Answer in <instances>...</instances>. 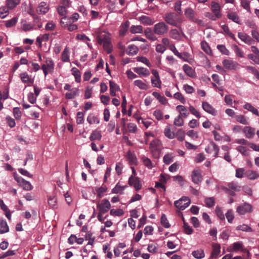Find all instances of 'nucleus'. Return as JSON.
I'll list each match as a JSON object with an SVG mask.
<instances>
[{
    "label": "nucleus",
    "instance_id": "nucleus-34",
    "mask_svg": "<svg viewBox=\"0 0 259 259\" xmlns=\"http://www.w3.org/2000/svg\"><path fill=\"white\" fill-rule=\"evenodd\" d=\"M177 110L179 111V112L181 114V116L183 117H186L189 115V113L187 112V110L186 108L183 105H178L176 107Z\"/></svg>",
    "mask_w": 259,
    "mask_h": 259
},
{
    "label": "nucleus",
    "instance_id": "nucleus-49",
    "mask_svg": "<svg viewBox=\"0 0 259 259\" xmlns=\"http://www.w3.org/2000/svg\"><path fill=\"white\" fill-rule=\"evenodd\" d=\"M96 190L97 192L98 196L99 198H102L103 196L104 193L107 191V188L106 186H102L99 188H96Z\"/></svg>",
    "mask_w": 259,
    "mask_h": 259
},
{
    "label": "nucleus",
    "instance_id": "nucleus-22",
    "mask_svg": "<svg viewBox=\"0 0 259 259\" xmlns=\"http://www.w3.org/2000/svg\"><path fill=\"white\" fill-rule=\"evenodd\" d=\"M192 254L194 258L197 259H201L205 256L204 250L202 249L193 251Z\"/></svg>",
    "mask_w": 259,
    "mask_h": 259
},
{
    "label": "nucleus",
    "instance_id": "nucleus-62",
    "mask_svg": "<svg viewBox=\"0 0 259 259\" xmlns=\"http://www.w3.org/2000/svg\"><path fill=\"white\" fill-rule=\"evenodd\" d=\"M17 22V18L14 17L10 20L6 22L5 25L7 27H11L16 24Z\"/></svg>",
    "mask_w": 259,
    "mask_h": 259
},
{
    "label": "nucleus",
    "instance_id": "nucleus-8",
    "mask_svg": "<svg viewBox=\"0 0 259 259\" xmlns=\"http://www.w3.org/2000/svg\"><path fill=\"white\" fill-rule=\"evenodd\" d=\"M238 36L242 41L248 45L254 44L255 42V41L250 36L245 33L238 32Z\"/></svg>",
    "mask_w": 259,
    "mask_h": 259
},
{
    "label": "nucleus",
    "instance_id": "nucleus-21",
    "mask_svg": "<svg viewBox=\"0 0 259 259\" xmlns=\"http://www.w3.org/2000/svg\"><path fill=\"white\" fill-rule=\"evenodd\" d=\"M144 33L146 37L149 40L152 41L156 40L157 38L154 35L155 33H154V32H152L151 28H146L144 31Z\"/></svg>",
    "mask_w": 259,
    "mask_h": 259
},
{
    "label": "nucleus",
    "instance_id": "nucleus-2",
    "mask_svg": "<svg viewBox=\"0 0 259 259\" xmlns=\"http://www.w3.org/2000/svg\"><path fill=\"white\" fill-rule=\"evenodd\" d=\"M168 30V26L164 22H158L153 27L154 33L158 35H163L167 33Z\"/></svg>",
    "mask_w": 259,
    "mask_h": 259
},
{
    "label": "nucleus",
    "instance_id": "nucleus-44",
    "mask_svg": "<svg viewBox=\"0 0 259 259\" xmlns=\"http://www.w3.org/2000/svg\"><path fill=\"white\" fill-rule=\"evenodd\" d=\"M125 187L126 186H121L119 184V183H117L115 187L112 190V193L115 194L120 193V194H122Z\"/></svg>",
    "mask_w": 259,
    "mask_h": 259
},
{
    "label": "nucleus",
    "instance_id": "nucleus-41",
    "mask_svg": "<svg viewBox=\"0 0 259 259\" xmlns=\"http://www.w3.org/2000/svg\"><path fill=\"white\" fill-rule=\"evenodd\" d=\"M227 17L229 19L232 20L233 22L239 24V18L236 13H229L227 15Z\"/></svg>",
    "mask_w": 259,
    "mask_h": 259
},
{
    "label": "nucleus",
    "instance_id": "nucleus-11",
    "mask_svg": "<svg viewBox=\"0 0 259 259\" xmlns=\"http://www.w3.org/2000/svg\"><path fill=\"white\" fill-rule=\"evenodd\" d=\"M202 107L203 110L207 113L212 115H216L217 111L215 109L207 102H202Z\"/></svg>",
    "mask_w": 259,
    "mask_h": 259
},
{
    "label": "nucleus",
    "instance_id": "nucleus-30",
    "mask_svg": "<svg viewBox=\"0 0 259 259\" xmlns=\"http://www.w3.org/2000/svg\"><path fill=\"white\" fill-rule=\"evenodd\" d=\"M135 72L139 75H143L144 76H148L150 73L149 70L143 67H136L134 69Z\"/></svg>",
    "mask_w": 259,
    "mask_h": 259
},
{
    "label": "nucleus",
    "instance_id": "nucleus-60",
    "mask_svg": "<svg viewBox=\"0 0 259 259\" xmlns=\"http://www.w3.org/2000/svg\"><path fill=\"white\" fill-rule=\"evenodd\" d=\"M176 137L180 141H183L185 139V132L182 130H179L176 133Z\"/></svg>",
    "mask_w": 259,
    "mask_h": 259
},
{
    "label": "nucleus",
    "instance_id": "nucleus-25",
    "mask_svg": "<svg viewBox=\"0 0 259 259\" xmlns=\"http://www.w3.org/2000/svg\"><path fill=\"white\" fill-rule=\"evenodd\" d=\"M110 95L112 96H116V91L119 89L118 85L112 81H109Z\"/></svg>",
    "mask_w": 259,
    "mask_h": 259
},
{
    "label": "nucleus",
    "instance_id": "nucleus-40",
    "mask_svg": "<svg viewBox=\"0 0 259 259\" xmlns=\"http://www.w3.org/2000/svg\"><path fill=\"white\" fill-rule=\"evenodd\" d=\"M69 50L65 48L62 54V60L64 62H68L70 61L69 56Z\"/></svg>",
    "mask_w": 259,
    "mask_h": 259
},
{
    "label": "nucleus",
    "instance_id": "nucleus-59",
    "mask_svg": "<svg viewBox=\"0 0 259 259\" xmlns=\"http://www.w3.org/2000/svg\"><path fill=\"white\" fill-rule=\"evenodd\" d=\"M151 82L154 87L160 88L161 80L159 77L151 78Z\"/></svg>",
    "mask_w": 259,
    "mask_h": 259
},
{
    "label": "nucleus",
    "instance_id": "nucleus-58",
    "mask_svg": "<svg viewBox=\"0 0 259 259\" xmlns=\"http://www.w3.org/2000/svg\"><path fill=\"white\" fill-rule=\"evenodd\" d=\"M174 124L176 126H182L184 124V120L181 115L178 116L174 120Z\"/></svg>",
    "mask_w": 259,
    "mask_h": 259
},
{
    "label": "nucleus",
    "instance_id": "nucleus-33",
    "mask_svg": "<svg viewBox=\"0 0 259 259\" xmlns=\"http://www.w3.org/2000/svg\"><path fill=\"white\" fill-rule=\"evenodd\" d=\"M72 74L74 76L75 81L77 82H80L81 80V74L78 69L73 67L71 69Z\"/></svg>",
    "mask_w": 259,
    "mask_h": 259
},
{
    "label": "nucleus",
    "instance_id": "nucleus-39",
    "mask_svg": "<svg viewBox=\"0 0 259 259\" xmlns=\"http://www.w3.org/2000/svg\"><path fill=\"white\" fill-rule=\"evenodd\" d=\"M141 159L144 165L148 168L151 169L153 167L151 160L148 157L143 156L142 157Z\"/></svg>",
    "mask_w": 259,
    "mask_h": 259
},
{
    "label": "nucleus",
    "instance_id": "nucleus-7",
    "mask_svg": "<svg viewBox=\"0 0 259 259\" xmlns=\"http://www.w3.org/2000/svg\"><path fill=\"white\" fill-rule=\"evenodd\" d=\"M191 178L194 183L199 184L202 181L201 170L198 169H194L192 172Z\"/></svg>",
    "mask_w": 259,
    "mask_h": 259
},
{
    "label": "nucleus",
    "instance_id": "nucleus-24",
    "mask_svg": "<svg viewBox=\"0 0 259 259\" xmlns=\"http://www.w3.org/2000/svg\"><path fill=\"white\" fill-rule=\"evenodd\" d=\"M9 228L7 223L5 220H2L0 221V234H3L8 232Z\"/></svg>",
    "mask_w": 259,
    "mask_h": 259
},
{
    "label": "nucleus",
    "instance_id": "nucleus-35",
    "mask_svg": "<svg viewBox=\"0 0 259 259\" xmlns=\"http://www.w3.org/2000/svg\"><path fill=\"white\" fill-rule=\"evenodd\" d=\"M20 77L22 81L24 83L33 82V80L30 78L26 72L21 73L20 74Z\"/></svg>",
    "mask_w": 259,
    "mask_h": 259
},
{
    "label": "nucleus",
    "instance_id": "nucleus-5",
    "mask_svg": "<svg viewBox=\"0 0 259 259\" xmlns=\"http://www.w3.org/2000/svg\"><path fill=\"white\" fill-rule=\"evenodd\" d=\"M99 211L101 212L105 213L108 212L111 207L110 202L107 199H103L101 203H98L97 205Z\"/></svg>",
    "mask_w": 259,
    "mask_h": 259
},
{
    "label": "nucleus",
    "instance_id": "nucleus-28",
    "mask_svg": "<svg viewBox=\"0 0 259 259\" xmlns=\"http://www.w3.org/2000/svg\"><path fill=\"white\" fill-rule=\"evenodd\" d=\"M102 138V135L101 132L97 130H95L93 131L90 137V140L92 141L95 140H100Z\"/></svg>",
    "mask_w": 259,
    "mask_h": 259
},
{
    "label": "nucleus",
    "instance_id": "nucleus-37",
    "mask_svg": "<svg viewBox=\"0 0 259 259\" xmlns=\"http://www.w3.org/2000/svg\"><path fill=\"white\" fill-rule=\"evenodd\" d=\"M87 121L90 124H98L100 122V119L97 116L90 114L87 118Z\"/></svg>",
    "mask_w": 259,
    "mask_h": 259
},
{
    "label": "nucleus",
    "instance_id": "nucleus-13",
    "mask_svg": "<svg viewBox=\"0 0 259 259\" xmlns=\"http://www.w3.org/2000/svg\"><path fill=\"white\" fill-rule=\"evenodd\" d=\"M211 9L218 18L221 17L222 15L220 13L221 7L218 3L212 2L211 4Z\"/></svg>",
    "mask_w": 259,
    "mask_h": 259
},
{
    "label": "nucleus",
    "instance_id": "nucleus-6",
    "mask_svg": "<svg viewBox=\"0 0 259 259\" xmlns=\"http://www.w3.org/2000/svg\"><path fill=\"white\" fill-rule=\"evenodd\" d=\"M252 210V206L247 203H244V204L238 206L237 208V212L240 215L245 214L247 212H250Z\"/></svg>",
    "mask_w": 259,
    "mask_h": 259
},
{
    "label": "nucleus",
    "instance_id": "nucleus-3",
    "mask_svg": "<svg viewBox=\"0 0 259 259\" xmlns=\"http://www.w3.org/2000/svg\"><path fill=\"white\" fill-rule=\"evenodd\" d=\"M190 204V200L187 197H182L175 202V205L180 210H183Z\"/></svg>",
    "mask_w": 259,
    "mask_h": 259
},
{
    "label": "nucleus",
    "instance_id": "nucleus-45",
    "mask_svg": "<svg viewBox=\"0 0 259 259\" xmlns=\"http://www.w3.org/2000/svg\"><path fill=\"white\" fill-rule=\"evenodd\" d=\"M20 0H7V6L9 9H13L19 4Z\"/></svg>",
    "mask_w": 259,
    "mask_h": 259
},
{
    "label": "nucleus",
    "instance_id": "nucleus-14",
    "mask_svg": "<svg viewBox=\"0 0 259 259\" xmlns=\"http://www.w3.org/2000/svg\"><path fill=\"white\" fill-rule=\"evenodd\" d=\"M49 6L46 2H41L38 8L37 12L40 14H45L49 11Z\"/></svg>",
    "mask_w": 259,
    "mask_h": 259
},
{
    "label": "nucleus",
    "instance_id": "nucleus-1",
    "mask_svg": "<svg viewBox=\"0 0 259 259\" xmlns=\"http://www.w3.org/2000/svg\"><path fill=\"white\" fill-rule=\"evenodd\" d=\"M164 20L167 24L176 27H178L182 22L181 18L177 14L174 12L166 14Z\"/></svg>",
    "mask_w": 259,
    "mask_h": 259
},
{
    "label": "nucleus",
    "instance_id": "nucleus-57",
    "mask_svg": "<svg viewBox=\"0 0 259 259\" xmlns=\"http://www.w3.org/2000/svg\"><path fill=\"white\" fill-rule=\"evenodd\" d=\"M241 6L248 12H250V2L248 0H241Z\"/></svg>",
    "mask_w": 259,
    "mask_h": 259
},
{
    "label": "nucleus",
    "instance_id": "nucleus-26",
    "mask_svg": "<svg viewBox=\"0 0 259 259\" xmlns=\"http://www.w3.org/2000/svg\"><path fill=\"white\" fill-rule=\"evenodd\" d=\"M226 187L227 188H229L230 190H233L236 192H239L240 191L241 187L236 182H230L227 184Z\"/></svg>",
    "mask_w": 259,
    "mask_h": 259
},
{
    "label": "nucleus",
    "instance_id": "nucleus-50",
    "mask_svg": "<svg viewBox=\"0 0 259 259\" xmlns=\"http://www.w3.org/2000/svg\"><path fill=\"white\" fill-rule=\"evenodd\" d=\"M236 119L237 122H240L243 124L246 125L248 124L247 120L245 117L242 115H239L236 116Z\"/></svg>",
    "mask_w": 259,
    "mask_h": 259
},
{
    "label": "nucleus",
    "instance_id": "nucleus-20",
    "mask_svg": "<svg viewBox=\"0 0 259 259\" xmlns=\"http://www.w3.org/2000/svg\"><path fill=\"white\" fill-rule=\"evenodd\" d=\"M139 20L145 25H151L154 23V21L149 17L147 16H142L139 17Z\"/></svg>",
    "mask_w": 259,
    "mask_h": 259
},
{
    "label": "nucleus",
    "instance_id": "nucleus-47",
    "mask_svg": "<svg viewBox=\"0 0 259 259\" xmlns=\"http://www.w3.org/2000/svg\"><path fill=\"white\" fill-rule=\"evenodd\" d=\"M222 28L223 29L224 31L227 34V35H228L234 40L236 41V38L235 35L230 31L229 28L227 25H222Z\"/></svg>",
    "mask_w": 259,
    "mask_h": 259
},
{
    "label": "nucleus",
    "instance_id": "nucleus-4",
    "mask_svg": "<svg viewBox=\"0 0 259 259\" xmlns=\"http://www.w3.org/2000/svg\"><path fill=\"white\" fill-rule=\"evenodd\" d=\"M128 184L130 186H133L136 191H139L142 188V184L140 179L138 177L131 176L128 180Z\"/></svg>",
    "mask_w": 259,
    "mask_h": 259
},
{
    "label": "nucleus",
    "instance_id": "nucleus-46",
    "mask_svg": "<svg viewBox=\"0 0 259 259\" xmlns=\"http://www.w3.org/2000/svg\"><path fill=\"white\" fill-rule=\"evenodd\" d=\"M236 230L248 232H252L251 228L246 224H242L241 225L238 226L236 227Z\"/></svg>",
    "mask_w": 259,
    "mask_h": 259
},
{
    "label": "nucleus",
    "instance_id": "nucleus-27",
    "mask_svg": "<svg viewBox=\"0 0 259 259\" xmlns=\"http://www.w3.org/2000/svg\"><path fill=\"white\" fill-rule=\"evenodd\" d=\"M169 36L174 39L179 40L181 38V35L179 31L176 29H172L169 31Z\"/></svg>",
    "mask_w": 259,
    "mask_h": 259
},
{
    "label": "nucleus",
    "instance_id": "nucleus-9",
    "mask_svg": "<svg viewBox=\"0 0 259 259\" xmlns=\"http://www.w3.org/2000/svg\"><path fill=\"white\" fill-rule=\"evenodd\" d=\"M224 67L227 69H236L238 68V64L236 61L225 59L223 61Z\"/></svg>",
    "mask_w": 259,
    "mask_h": 259
},
{
    "label": "nucleus",
    "instance_id": "nucleus-32",
    "mask_svg": "<svg viewBox=\"0 0 259 259\" xmlns=\"http://www.w3.org/2000/svg\"><path fill=\"white\" fill-rule=\"evenodd\" d=\"M185 15L191 21L195 18V12L191 8H187L185 10Z\"/></svg>",
    "mask_w": 259,
    "mask_h": 259
},
{
    "label": "nucleus",
    "instance_id": "nucleus-15",
    "mask_svg": "<svg viewBox=\"0 0 259 259\" xmlns=\"http://www.w3.org/2000/svg\"><path fill=\"white\" fill-rule=\"evenodd\" d=\"M221 252V246L219 244L214 243L212 245V251L210 258H217Z\"/></svg>",
    "mask_w": 259,
    "mask_h": 259
},
{
    "label": "nucleus",
    "instance_id": "nucleus-12",
    "mask_svg": "<svg viewBox=\"0 0 259 259\" xmlns=\"http://www.w3.org/2000/svg\"><path fill=\"white\" fill-rule=\"evenodd\" d=\"M183 69L185 73L190 77L195 78L196 76L195 70L187 64H185L183 66Z\"/></svg>",
    "mask_w": 259,
    "mask_h": 259
},
{
    "label": "nucleus",
    "instance_id": "nucleus-10",
    "mask_svg": "<svg viewBox=\"0 0 259 259\" xmlns=\"http://www.w3.org/2000/svg\"><path fill=\"white\" fill-rule=\"evenodd\" d=\"M175 55L177 56L179 58L183 59L184 61L190 62V60H192L190 55L187 52L179 53L178 51L175 48L173 51Z\"/></svg>",
    "mask_w": 259,
    "mask_h": 259
},
{
    "label": "nucleus",
    "instance_id": "nucleus-56",
    "mask_svg": "<svg viewBox=\"0 0 259 259\" xmlns=\"http://www.w3.org/2000/svg\"><path fill=\"white\" fill-rule=\"evenodd\" d=\"M84 122V115L82 112H78L76 116V123L77 124H82Z\"/></svg>",
    "mask_w": 259,
    "mask_h": 259
},
{
    "label": "nucleus",
    "instance_id": "nucleus-54",
    "mask_svg": "<svg viewBox=\"0 0 259 259\" xmlns=\"http://www.w3.org/2000/svg\"><path fill=\"white\" fill-rule=\"evenodd\" d=\"M150 149V152L152 153L153 156L155 158H158L160 156V150L158 149L157 147L156 148H151Z\"/></svg>",
    "mask_w": 259,
    "mask_h": 259
},
{
    "label": "nucleus",
    "instance_id": "nucleus-61",
    "mask_svg": "<svg viewBox=\"0 0 259 259\" xmlns=\"http://www.w3.org/2000/svg\"><path fill=\"white\" fill-rule=\"evenodd\" d=\"M243 247L242 243L241 242H235L233 244V248L232 251H236L242 249Z\"/></svg>",
    "mask_w": 259,
    "mask_h": 259
},
{
    "label": "nucleus",
    "instance_id": "nucleus-52",
    "mask_svg": "<svg viewBox=\"0 0 259 259\" xmlns=\"http://www.w3.org/2000/svg\"><path fill=\"white\" fill-rule=\"evenodd\" d=\"M181 5L182 2L180 1H177L174 5V9L178 13L179 15H181L182 14V11L181 9Z\"/></svg>",
    "mask_w": 259,
    "mask_h": 259
},
{
    "label": "nucleus",
    "instance_id": "nucleus-38",
    "mask_svg": "<svg viewBox=\"0 0 259 259\" xmlns=\"http://www.w3.org/2000/svg\"><path fill=\"white\" fill-rule=\"evenodd\" d=\"M132 33H141L143 32V27L141 25H132L130 28Z\"/></svg>",
    "mask_w": 259,
    "mask_h": 259
},
{
    "label": "nucleus",
    "instance_id": "nucleus-63",
    "mask_svg": "<svg viewBox=\"0 0 259 259\" xmlns=\"http://www.w3.org/2000/svg\"><path fill=\"white\" fill-rule=\"evenodd\" d=\"M183 228H184V232L186 234L190 235L193 233L192 228L186 222H184V225H183Z\"/></svg>",
    "mask_w": 259,
    "mask_h": 259
},
{
    "label": "nucleus",
    "instance_id": "nucleus-53",
    "mask_svg": "<svg viewBox=\"0 0 259 259\" xmlns=\"http://www.w3.org/2000/svg\"><path fill=\"white\" fill-rule=\"evenodd\" d=\"M206 205L208 207H211L214 205L215 201L213 197H208L205 199Z\"/></svg>",
    "mask_w": 259,
    "mask_h": 259
},
{
    "label": "nucleus",
    "instance_id": "nucleus-16",
    "mask_svg": "<svg viewBox=\"0 0 259 259\" xmlns=\"http://www.w3.org/2000/svg\"><path fill=\"white\" fill-rule=\"evenodd\" d=\"M243 132L245 133L247 138L250 139L255 135V128L250 126H245L243 128Z\"/></svg>",
    "mask_w": 259,
    "mask_h": 259
},
{
    "label": "nucleus",
    "instance_id": "nucleus-23",
    "mask_svg": "<svg viewBox=\"0 0 259 259\" xmlns=\"http://www.w3.org/2000/svg\"><path fill=\"white\" fill-rule=\"evenodd\" d=\"M139 51L138 48L134 45H131L128 46L126 50V54L128 55H135L138 53Z\"/></svg>",
    "mask_w": 259,
    "mask_h": 259
},
{
    "label": "nucleus",
    "instance_id": "nucleus-29",
    "mask_svg": "<svg viewBox=\"0 0 259 259\" xmlns=\"http://www.w3.org/2000/svg\"><path fill=\"white\" fill-rule=\"evenodd\" d=\"M243 108L250 112H251L253 114L259 116V112L257 109L255 108L253 106H252L249 103H246L244 106Z\"/></svg>",
    "mask_w": 259,
    "mask_h": 259
},
{
    "label": "nucleus",
    "instance_id": "nucleus-42",
    "mask_svg": "<svg viewBox=\"0 0 259 259\" xmlns=\"http://www.w3.org/2000/svg\"><path fill=\"white\" fill-rule=\"evenodd\" d=\"M22 184L21 186L23 187V188L27 191L31 190L33 188L32 186L31 185L30 182L25 180L24 179H21Z\"/></svg>",
    "mask_w": 259,
    "mask_h": 259
},
{
    "label": "nucleus",
    "instance_id": "nucleus-51",
    "mask_svg": "<svg viewBox=\"0 0 259 259\" xmlns=\"http://www.w3.org/2000/svg\"><path fill=\"white\" fill-rule=\"evenodd\" d=\"M9 8L7 7H2L0 8V17L2 18H5L8 14Z\"/></svg>",
    "mask_w": 259,
    "mask_h": 259
},
{
    "label": "nucleus",
    "instance_id": "nucleus-64",
    "mask_svg": "<svg viewBox=\"0 0 259 259\" xmlns=\"http://www.w3.org/2000/svg\"><path fill=\"white\" fill-rule=\"evenodd\" d=\"M164 135L165 136L169 139H173L174 138V134L172 133L170 131V129L169 127H166L164 130Z\"/></svg>",
    "mask_w": 259,
    "mask_h": 259
},
{
    "label": "nucleus",
    "instance_id": "nucleus-18",
    "mask_svg": "<svg viewBox=\"0 0 259 259\" xmlns=\"http://www.w3.org/2000/svg\"><path fill=\"white\" fill-rule=\"evenodd\" d=\"M79 90L77 88H72L70 90V92L66 93L65 97L68 99H74L78 94Z\"/></svg>",
    "mask_w": 259,
    "mask_h": 259
},
{
    "label": "nucleus",
    "instance_id": "nucleus-43",
    "mask_svg": "<svg viewBox=\"0 0 259 259\" xmlns=\"http://www.w3.org/2000/svg\"><path fill=\"white\" fill-rule=\"evenodd\" d=\"M134 84L142 90H147L148 88V85L143 82L141 80H135L134 81Z\"/></svg>",
    "mask_w": 259,
    "mask_h": 259
},
{
    "label": "nucleus",
    "instance_id": "nucleus-19",
    "mask_svg": "<svg viewBox=\"0 0 259 259\" xmlns=\"http://www.w3.org/2000/svg\"><path fill=\"white\" fill-rule=\"evenodd\" d=\"M130 22L126 21L120 26L119 30V34L120 36H124L125 35L130 26Z\"/></svg>",
    "mask_w": 259,
    "mask_h": 259
},
{
    "label": "nucleus",
    "instance_id": "nucleus-17",
    "mask_svg": "<svg viewBox=\"0 0 259 259\" xmlns=\"http://www.w3.org/2000/svg\"><path fill=\"white\" fill-rule=\"evenodd\" d=\"M126 157L129 161L130 164H136L137 162V157L135 154L128 150L126 154Z\"/></svg>",
    "mask_w": 259,
    "mask_h": 259
},
{
    "label": "nucleus",
    "instance_id": "nucleus-36",
    "mask_svg": "<svg viewBox=\"0 0 259 259\" xmlns=\"http://www.w3.org/2000/svg\"><path fill=\"white\" fill-rule=\"evenodd\" d=\"M201 49L209 55H211L212 52L210 48L208 46V44L205 41H202L201 42Z\"/></svg>",
    "mask_w": 259,
    "mask_h": 259
},
{
    "label": "nucleus",
    "instance_id": "nucleus-31",
    "mask_svg": "<svg viewBox=\"0 0 259 259\" xmlns=\"http://www.w3.org/2000/svg\"><path fill=\"white\" fill-rule=\"evenodd\" d=\"M245 176L250 180H254L259 177V174L256 171L248 170L245 173Z\"/></svg>",
    "mask_w": 259,
    "mask_h": 259
},
{
    "label": "nucleus",
    "instance_id": "nucleus-48",
    "mask_svg": "<svg viewBox=\"0 0 259 259\" xmlns=\"http://www.w3.org/2000/svg\"><path fill=\"white\" fill-rule=\"evenodd\" d=\"M160 222H161V225L164 227H165L166 228H168L170 227V225L169 224L168 220L166 218V217L164 214H162V215L161 217Z\"/></svg>",
    "mask_w": 259,
    "mask_h": 259
},
{
    "label": "nucleus",
    "instance_id": "nucleus-55",
    "mask_svg": "<svg viewBox=\"0 0 259 259\" xmlns=\"http://www.w3.org/2000/svg\"><path fill=\"white\" fill-rule=\"evenodd\" d=\"M109 39V38L105 35H99L97 37L98 43L100 45H104Z\"/></svg>",
    "mask_w": 259,
    "mask_h": 259
}]
</instances>
